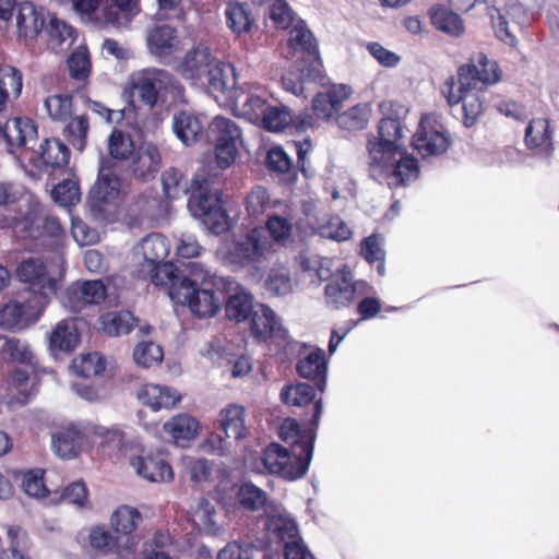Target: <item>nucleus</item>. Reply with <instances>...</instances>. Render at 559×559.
Listing matches in <instances>:
<instances>
[{"label":"nucleus","instance_id":"f257e3e1","mask_svg":"<svg viewBox=\"0 0 559 559\" xmlns=\"http://www.w3.org/2000/svg\"><path fill=\"white\" fill-rule=\"evenodd\" d=\"M402 136L400 120L386 117L380 120L378 136L367 143L370 177L390 188L407 186L418 177V160L396 143Z\"/></svg>","mask_w":559,"mask_h":559},{"label":"nucleus","instance_id":"f03ea898","mask_svg":"<svg viewBox=\"0 0 559 559\" xmlns=\"http://www.w3.org/2000/svg\"><path fill=\"white\" fill-rule=\"evenodd\" d=\"M501 80V70L495 60L484 53H478L469 63L460 67L457 71V92L450 91V105L462 103L464 124L472 127L484 111L483 93L488 85Z\"/></svg>","mask_w":559,"mask_h":559},{"label":"nucleus","instance_id":"7ed1b4c3","mask_svg":"<svg viewBox=\"0 0 559 559\" xmlns=\"http://www.w3.org/2000/svg\"><path fill=\"white\" fill-rule=\"evenodd\" d=\"M219 171L212 166V159L204 160L194 175L189 188L190 197L187 207L189 212L215 235L228 230V215L222 207V190L215 180Z\"/></svg>","mask_w":559,"mask_h":559},{"label":"nucleus","instance_id":"20e7f679","mask_svg":"<svg viewBox=\"0 0 559 559\" xmlns=\"http://www.w3.org/2000/svg\"><path fill=\"white\" fill-rule=\"evenodd\" d=\"M171 290V300L188 306L199 318L214 317L222 307V288L219 281L224 276L211 273L199 262L190 263V277L182 280Z\"/></svg>","mask_w":559,"mask_h":559},{"label":"nucleus","instance_id":"39448f33","mask_svg":"<svg viewBox=\"0 0 559 559\" xmlns=\"http://www.w3.org/2000/svg\"><path fill=\"white\" fill-rule=\"evenodd\" d=\"M289 45L299 61L282 76V84L286 91L298 96L304 93L306 82H316L322 78V62L316 38L304 22L290 31Z\"/></svg>","mask_w":559,"mask_h":559},{"label":"nucleus","instance_id":"423d86ee","mask_svg":"<svg viewBox=\"0 0 559 559\" xmlns=\"http://www.w3.org/2000/svg\"><path fill=\"white\" fill-rule=\"evenodd\" d=\"M274 254V246L264 227H254L226 246L224 260L235 270L248 269L260 275Z\"/></svg>","mask_w":559,"mask_h":559},{"label":"nucleus","instance_id":"0eeeda50","mask_svg":"<svg viewBox=\"0 0 559 559\" xmlns=\"http://www.w3.org/2000/svg\"><path fill=\"white\" fill-rule=\"evenodd\" d=\"M305 440L295 441L290 451L278 443H271L263 451L262 462L272 474H278L284 478L297 479L302 477L309 467L316 432L313 429L306 431Z\"/></svg>","mask_w":559,"mask_h":559},{"label":"nucleus","instance_id":"6e6552de","mask_svg":"<svg viewBox=\"0 0 559 559\" xmlns=\"http://www.w3.org/2000/svg\"><path fill=\"white\" fill-rule=\"evenodd\" d=\"M14 275L19 282L28 286L35 300V311L43 312L58 289V283L49 275L44 261L37 257L23 258L16 264Z\"/></svg>","mask_w":559,"mask_h":559},{"label":"nucleus","instance_id":"1a4fd4ad","mask_svg":"<svg viewBox=\"0 0 559 559\" xmlns=\"http://www.w3.org/2000/svg\"><path fill=\"white\" fill-rule=\"evenodd\" d=\"M119 192L120 179L106 168V162L102 160L97 179L92 186L86 200L88 210L95 219H107L112 212L114 202Z\"/></svg>","mask_w":559,"mask_h":559},{"label":"nucleus","instance_id":"9d476101","mask_svg":"<svg viewBox=\"0 0 559 559\" xmlns=\"http://www.w3.org/2000/svg\"><path fill=\"white\" fill-rule=\"evenodd\" d=\"M371 292L372 286L365 281H355L353 272L344 264L335 270L333 280L325 286L324 298L330 308L337 310L349 306L356 296H365Z\"/></svg>","mask_w":559,"mask_h":559},{"label":"nucleus","instance_id":"9b49d317","mask_svg":"<svg viewBox=\"0 0 559 559\" xmlns=\"http://www.w3.org/2000/svg\"><path fill=\"white\" fill-rule=\"evenodd\" d=\"M210 129L215 135L216 141L214 157L209 155L203 158V162H207L209 157H211L213 168H216L218 171L224 170L236 159L237 143L241 136L240 129L235 121L223 117H216L212 121Z\"/></svg>","mask_w":559,"mask_h":559},{"label":"nucleus","instance_id":"f8f14e48","mask_svg":"<svg viewBox=\"0 0 559 559\" xmlns=\"http://www.w3.org/2000/svg\"><path fill=\"white\" fill-rule=\"evenodd\" d=\"M139 98L150 109L154 108L163 93L181 92L182 87L173 75L163 69L150 68L139 72L133 80Z\"/></svg>","mask_w":559,"mask_h":559},{"label":"nucleus","instance_id":"ddd939ff","mask_svg":"<svg viewBox=\"0 0 559 559\" xmlns=\"http://www.w3.org/2000/svg\"><path fill=\"white\" fill-rule=\"evenodd\" d=\"M222 288V304L225 302V312L229 320L243 322L251 319L258 304H253L252 295L235 278L227 276L218 282Z\"/></svg>","mask_w":559,"mask_h":559},{"label":"nucleus","instance_id":"4468645a","mask_svg":"<svg viewBox=\"0 0 559 559\" xmlns=\"http://www.w3.org/2000/svg\"><path fill=\"white\" fill-rule=\"evenodd\" d=\"M451 145L450 136L435 114L421 117V158L440 156Z\"/></svg>","mask_w":559,"mask_h":559},{"label":"nucleus","instance_id":"2eb2a0df","mask_svg":"<svg viewBox=\"0 0 559 559\" xmlns=\"http://www.w3.org/2000/svg\"><path fill=\"white\" fill-rule=\"evenodd\" d=\"M191 262L182 263V269L171 262H162L148 269H136V276L141 280H151L156 286L168 287V295L171 298L173 287L181 284L182 280H189Z\"/></svg>","mask_w":559,"mask_h":559},{"label":"nucleus","instance_id":"dca6fc26","mask_svg":"<svg viewBox=\"0 0 559 559\" xmlns=\"http://www.w3.org/2000/svg\"><path fill=\"white\" fill-rule=\"evenodd\" d=\"M251 334L259 342L275 336L281 340L288 337V331L278 322L275 312L263 304H258L257 310L251 317Z\"/></svg>","mask_w":559,"mask_h":559},{"label":"nucleus","instance_id":"f3484780","mask_svg":"<svg viewBox=\"0 0 559 559\" xmlns=\"http://www.w3.org/2000/svg\"><path fill=\"white\" fill-rule=\"evenodd\" d=\"M146 44L152 55L168 57L179 45L177 31L169 24L155 23L146 29Z\"/></svg>","mask_w":559,"mask_h":559},{"label":"nucleus","instance_id":"a211bd4d","mask_svg":"<svg viewBox=\"0 0 559 559\" xmlns=\"http://www.w3.org/2000/svg\"><path fill=\"white\" fill-rule=\"evenodd\" d=\"M131 465L136 474L153 483L169 481L174 477L171 466L159 453H147L132 460Z\"/></svg>","mask_w":559,"mask_h":559},{"label":"nucleus","instance_id":"6ab92c4d","mask_svg":"<svg viewBox=\"0 0 559 559\" xmlns=\"http://www.w3.org/2000/svg\"><path fill=\"white\" fill-rule=\"evenodd\" d=\"M169 252L163 235L153 233L144 237L135 248L138 269H148L164 262Z\"/></svg>","mask_w":559,"mask_h":559},{"label":"nucleus","instance_id":"aec40b11","mask_svg":"<svg viewBox=\"0 0 559 559\" xmlns=\"http://www.w3.org/2000/svg\"><path fill=\"white\" fill-rule=\"evenodd\" d=\"M203 85H207L209 90L213 93L227 94L230 98L231 95L237 93V75L233 64L216 60L211 70L204 78Z\"/></svg>","mask_w":559,"mask_h":559},{"label":"nucleus","instance_id":"412c9836","mask_svg":"<svg viewBox=\"0 0 559 559\" xmlns=\"http://www.w3.org/2000/svg\"><path fill=\"white\" fill-rule=\"evenodd\" d=\"M46 20L44 8H36L28 1L21 3L16 13L19 35L24 38H35L43 32Z\"/></svg>","mask_w":559,"mask_h":559},{"label":"nucleus","instance_id":"4be33fe9","mask_svg":"<svg viewBox=\"0 0 559 559\" xmlns=\"http://www.w3.org/2000/svg\"><path fill=\"white\" fill-rule=\"evenodd\" d=\"M80 342V333L75 319L62 320L52 330L49 337V349L57 356L58 353H71Z\"/></svg>","mask_w":559,"mask_h":559},{"label":"nucleus","instance_id":"5701e85b","mask_svg":"<svg viewBox=\"0 0 559 559\" xmlns=\"http://www.w3.org/2000/svg\"><path fill=\"white\" fill-rule=\"evenodd\" d=\"M266 530L270 534L276 536L284 543L299 537V531L296 522L287 514L284 509L275 506L265 510Z\"/></svg>","mask_w":559,"mask_h":559},{"label":"nucleus","instance_id":"b1692460","mask_svg":"<svg viewBox=\"0 0 559 559\" xmlns=\"http://www.w3.org/2000/svg\"><path fill=\"white\" fill-rule=\"evenodd\" d=\"M296 369L301 378L313 381L316 386L324 392L326 386V361L322 349L311 352L305 358L299 359Z\"/></svg>","mask_w":559,"mask_h":559},{"label":"nucleus","instance_id":"393cba45","mask_svg":"<svg viewBox=\"0 0 559 559\" xmlns=\"http://www.w3.org/2000/svg\"><path fill=\"white\" fill-rule=\"evenodd\" d=\"M349 96L346 86L330 88L326 92L318 93L312 99V109L320 119H330L342 108V103Z\"/></svg>","mask_w":559,"mask_h":559},{"label":"nucleus","instance_id":"a878e982","mask_svg":"<svg viewBox=\"0 0 559 559\" xmlns=\"http://www.w3.org/2000/svg\"><path fill=\"white\" fill-rule=\"evenodd\" d=\"M216 60L207 47L199 46L187 53L182 63L183 74L200 83L204 82L207 70H211Z\"/></svg>","mask_w":559,"mask_h":559},{"label":"nucleus","instance_id":"bb28decb","mask_svg":"<svg viewBox=\"0 0 559 559\" xmlns=\"http://www.w3.org/2000/svg\"><path fill=\"white\" fill-rule=\"evenodd\" d=\"M162 157L157 146L151 142L141 145L134 165V176L141 180L154 178L160 168Z\"/></svg>","mask_w":559,"mask_h":559},{"label":"nucleus","instance_id":"cd10ccee","mask_svg":"<svg viewBox=\"0 0 559 559\" xmlns=\"http://www.w3.org/2000/svg\"><path fill=\"white\" fill-rule=\"evenodd\" d=\"M23 197L22 188L10 182H0V228L9 227L16 218V205Z\"/></svg>","mask_w":559,"mask_h":559},{"label":"nucleus","instance_id":"c85d7f7f","mask_svg":"<svg viewBox=\"0 0 559 559\" xmlns=\"http://www.w3.org/2000/svg\"><path fill=\"white\" fill-rule=\"evenodd\" d=\"M173 131L185 145L191 146L198 142L202 126L193 114L181 110L173 116Z\"/></svg>","mask_w":559,"mask_h":559},{"label":"nucleus","instance_id":"c756f323","mask_svg":"<svg viewBox=\"0 0 559 559\" xmlns=\"http://www.w3.org/2000/svg\"><path fill=\"white\" fill-rule=\"evenodd\" d=\"M190 521L195 528L210 535H216L219 532L214 516V506L204 498L197 499L191 506Z\"/></svg>","mask_w":559,"mask_h":559},{"label":"nucleus","instance_id":"7c9ffc66","mask_svg":"<svg viewBox=\"0 0 559 559\" xmlns=\"http://www.w3.org/2000/svg\"><path fill=\"white\" fill-rule=\"evenodd\" d=\"M82 441V433L74 427L61 429L51 435L53 452L62 459L76 456Z\"/></svg>","mask_w":559,"mask_h":559},{"label":"nucleus","instance_id":"2f4dec72","mask_svg":"<svg viewBox=\"0 0 559 559\" xmlns=\"http://www.w3.org/2000/svg\"><path fill=\"white\" fill-rule=\"evenodd\" d=\"M431 24L439 31L459 37L464 33V24L460 15L442 5H433L429 11Z\"/></svg>","mask_w":559,"mask_h":559},{"label":"nucleus","instance_id":"473e14b6","mask_svg":"<svg viewBox=\"0 0 559 559\" xmlns=\"http://www.w3.org/2000/svg\"><path fill=\"white\" fill-rule=\"evenodd\" d=\"M34 298L24 301H11L0 310V325L12 329L20 324L23 317H38L41 312L34 309Z\"/></svg>","mask_w":559,"mask_h":559},{"label":"nucleus","instance_id":"72a5a7b5","mask_svg":"<svg viewBox=\"0 0 559 559\" xmlns=\"http://www.w3.org/2000/svg\"><path fill=\"white\" fill-rule=\"evenodd\" d=\"M221 427L226 439L240 440L246 436L245 408L239 405H229L221 411Z\"/></svg>","mask_w":559,"mask_h":559},{"label":"nucleus","instance_id":"f704fd0d","mask_svg":"<svg viewBox=\"0 0 559 559\" xmlns=\"http://www.w3.org/2000/svg\"><path fill=\"white\" fill-rule=\"evenodd\" d=\"M198 430V421L189 415H178L164 424V431L175 441L183 447V442L194 438Z\"/></svg>","mask_w":559,"mask_h":559},{"label":"nucleus","instance_id":"c9c22d12","mask_svg":"<svg viewBox=\"0 0 559 559\" xmlns=\"http://www.w3.org/2000/svg\"><path fill=\"white\" fill-rule=\"evenodd\" d=\"M38 155L46 166L60 168L69 163L70 151L60 140L46 139L39 145Z\"/></svg>","mask_w":559,"mask_h":559},{"label":"nucleus","instance_id":"e433bc0d","mask_svg":"<svg viewBox=\"0 0 559 559\" xmlns=\"http://www.w3.org/2000/svg\"><path fill=\"white\" fill-rule=\"evenodd\" d=\"M111 4L105 10L108 23L115 26H127L140 12L139 0H110Z\"/></svg>","mask_w":559,"mask_h":559},{"label":"nucleus","instance_id":"4c0bfd02","mask_svg":"<svg viewBox=\"0 0 559 559\" xmlns=\"http://www.w3.org/2000/svg\"><path fill=\"white\" fill-rule=\"evenodd\" d=\"M68 294L83 305L99 304L106 298V287L99 280L85 281L71 286Z\"/></svg>","mask_w":559,"mask_h":559},{"label":"nucleus","instance_id":"58836bf2","mask_svg":"<svg viewBox=\"0 0 559 559\" xmlns=\"http://www.w3.org/2000/svg\"><path fill=\"white\" fill-rule=\"evenodd\" d=\"M237 499L241 508L249 511H259L261 509L265 511L274 507L272 502H267L266 492L252 483H243L239 487Z\"/></svg>","mask_w":559,"mask_h":559},{"label":"nucleus","instance_id":"ea45409f","mask_svg":"<svg viewBox=\"0 0 559 559\" xmlns=\"http://www.w3.org/2000/svg\"><path fill=\"white\" fill-rule=\"evenodd\" d=\"M48 23H45L43 32L47 36L48 45L51 49H62V45L66 41L72 43L73 28L68 25L64 21L59 20L55 15L47 14Z\"/></svg>","mask_w":559,"mask_h":559},{"label":"nucleus","instance_id":"a19ab883","mask_svg":"<svg viewBox=\"0 0 559 559\" xmlns=\"http://www.w3.org/2000/svg\"><path fill=\"white\" fill-rule=\"evenodd\" d=\"M322 413V400H318L314 403V413L311 419V426L305 429H300V425L295 419L287 418L284 420L280 428V437L284 441H288L292 439L290 445L295 441L305 440L302 437L306 431L313 429L317 433V427L319 425L320 416Z\"/></svg>","mask_w":559,"mask_h":559},{"label":"nucleus","instance_id":"79ce46f5","mask_svg":"<svg viewBox=\"0 0 559 559\" xmlns=\"http://www.w3.org/2000/svg\"><path fill=\"white\" fill-rule=\"evenodd\" d=\"M0 355L15 362L29 364L33 354L26 342L15 336H5L0 334Z\"/></svg>","mask_w":559,"mask_h":559},{"label":"nucleus","instance_id":"37998d69","mask_svg":"<svg viewBox=\"0 0 559 559\" xmlns=\"http://www.w3.org/2000/svg\"><path fill=\"white\" fill-rule=\"evenodd\" d=\"M225 14L227 26L235 34L240 35L250 32L253 19L247 3H230Z\"/></svg>","mask_w":559,"mask_h":559},{"label":"nucleus","instance_id":"c03bdc74","mask_svg":"<svg viewBox=\"0 0 559 559\" xmlns=\"http://www.w3.org/2000/svg\"><path fill=\"white\" fill-rule=\"evenodd\" d=\"M136 319L130 311L107 313L102 317L103 331L109 336H120L132 331Z\"/></svg>","mask_w":559,"mask_h":559},{"label":"nucleus","instance_id":"a18cd8bd","mask_svg":"<svg viewBox=\"0 0 559 559\" xmlns=\"http://www.w3.org/2000/svg\"><path fill=\"white\" fill-rule=\"evenodd\" d=\"M370 107L368 104H357L338 114L335 118L337 126L344 130H361L369 120Z\"/></svg>","mask_w":559,"mask_h":559},{"label":"nucleus","instance_id":"49530a36","mask_svg":"<svg viewBox=\"0 0 559 559\" xmlns=\"http://www.w3.org/2000/svg\"><path fill=\"white\" fill-rule=\"evenodd\" d=\"M44 107L51 120L66 123L71 118L73 96L69 94H56L47 97Z\"/></svg>","mask_w":559,"mask_h":559},{"label":"nucleus","instance_id":"de8ad7c7","mask_svg":"<svg viewBox=\"0 0 559 559\" xmlns=\"http://www.w3.org/2000/svg\"><path fill=\"white\" fill-rule=\"evenodd\" d=\"M314 231L323 238L345 241L350 238L352 230L346 223L338 216H329L318 222Z\"/></svg>","mask_w":559,"mask_h":559},{"label":"nucleus","instance_id":"09e8293b","mask_svg":"<svg viewBox=\"0 0 559 559\" xmlns=\"http://www.w3.org/2000/svg\"><path fill=\"white\" fill-rule=\"evenodd\" d=\"M88 129L90 123L87 117L85 115H80L66 122L63 135L74 148L83 151L86 145Z\"/></svg>","mask_w":559,"mask_h":559},{"label":"nucleus","instance_id":"8fccbe9b","mask_svg":"<svg viewBox=\"0 0 559 559\" xmlns=\"http://www.w3.org/2000/svg\"><path fill=\"white\" fill-rule=\"evenodd\" d=\"M71 369L83 378L98 376L105 370V360L98 353L81 355L72 360Z\"/></svg>","mask_w":559,"mask_h":559},{"label":"nucleus","instance_id":"3c124183","mask_svg":"<svg viewBox=\"0 0 559 559\" xmlns=\"http://www.w3.org/2000/svg\"><path fill=\"white\" fill-rule=\"evenodd\" d=\"M314 389L308 383L285 385L281 391V400L288 405L305 406L314 399Z\"/></svg>","mask_w":559,"mask_h":559},{"label":"nucleus","instance_id":"603ef678","mask_svg":"<svg viewBox=\"0 0 559 559\" xmlns=\"http://www.w3.org/2000/svg\"><path fill=\"white\" fill-rule=\"evenodd\" d=\"M139 520L141 514L136 509L122 506L114 512L110 522L117 533L129 535L135 530Z\"/></svg>","mask_w":559,"mask_h":559},{"label":"nucleus","instance_id":"864d4df0","mask_svg":"<svg viewBox=\"0 0 559 559\" xmlns=\"http://www.w3.org/2000/svg\"><path fill=\"white\" fill-rule=\"evenodd\" d=\"M230 99H233L235 105L242 110L243 115L250 117L263 118L269 108L266 102L260 96L250 95L243 92L235 93V95L230 96Z\"/></svg>","mask_w":559,"mask_h":559},{"label":"nucleus","instance_id":"5fc2aeb1","mask_svg":"<svg viewBox=\"0 0 559 559\" xmlns=\"http://www.w3.org/2000/svg\"><path fill=\"white\" fill-rule=\"evenodd\" d=\"M108 150L112 158L124 160L132 156L134 144L129 134L121 130H114L108 138Z\"/></svg>","mask_w":559,"mask_h":559},{"label":"nucleus","instance_id":"6e6d98bb","mask_svg":"<svg viewBox=\"0 0 559 559\" xmlns=\"http://www.w3.org/2000/svg\"><path fill=\"white\" fill-rule=\"evenodd\" d=\"M133 358L138 366L150 368L163 360V350L154 342H142L135 346Z\"/></svg>","mask_w":559,"mask_h":559},{"label":"nucleus","instance_id":"4d7b16f0","mask_svg":"<svg viewBox=\"0 0 559 559\" xmlns=\"http://www.w3.org/2000/svg\"><path fill=\"white\" fill-rule=\"evenodd\" d=\"M51 195L62 206L73 205L80 202L81 199L79 185L72 179H66L55 186Z\"/></svg>","mask_w":559,"mask_h":559},{"label":"nucleus","instance_id":"13d9d810","mask_svg":"<svg viewBox=\"0 0 559 559\" xmlns=\"http://www.w3.org/2000/svg\"><path fill=\"white\" fill-rule=\"evenodd\" d=\"M70 75L76 80L86 79L91 72L90 56L84 47L74 50L67 60Z\"/></svg>","mask_w":559,"mask_h":559},{"label":"nucleus","instance_id":"bf43d9fd","mask_svg":"<svg viewBox=\"0 0 559 559\" xmlns=\"http://www.w3.org/2000/svg\"><path fill=\"white\" fill-rule=\"evenodd\" d=\"M264 229L269 233V237L272 239L273 243L285 245L292 236L293 225L285 217L272 215L269 217Z\"/></svg>","mask_w":559,"mask_h":559},{"label":"nucleus","instance_id":"052dcab7","mask_svg":"<svg viewBox=\"0 0 559 559\" xmlns=\"http://www.w3.org/2000/svg\"><path fill=\"white\" fill-rule=\"evenodd\" d=\"M270 204L267 190L262 186H254L246 198V210L251 217L262 215Z\"/></svg>","mask_w":559,"mask_h":559},{"label":"nucleus","instance_id":"680f3d73","mask_svg":"<svg viewBox=\"0 0 559 559\" xmlns=\"http://www.w3.org/2000/svg\"><path fill=\"white\" fill-rule=\"evenodd\" d=\"M162 185L165 197L174 200L179 197L180 192H188L189 189L183 182V176L179 170L168 169L162 175Z\"/></svg>","mask_w":559,"mask_h":559},{"label":"nucleus","instance_id":"e2e57ef3","mask_svg":"<svg viewBox=\"0 0 559 559\" xmlns=\"http://www.w3.org/2000/svg\"><path fill=\"white\" fill-rule=\"evenodd\" d=\"M262 121L266 130L278 132L289 126L292 116L287 108L269 106L265 115L262 118Z\"/></svg>","mask_w":559,"mask_h":559},{"label":"nucleus","instance_id":"0e129e2a","mask_svg":"<svg viewBox=\"0 0 559 559\" xmlns=\"http://www.w3.org/2000/svg\"><path fill=\"white\" fill-rule=\"evenodd\" d=\"M22 73L14 67L5 66L0 69V90L9 96V88L16 98L22 91Z\"/></svg>","mask_w":559,"mask_h":559},{"label":"nucleus","instance_id":"69168bd1","mask_svg":"<svg viewBox=\"0 0 559 559\" xmlns=\"http://www.w3.org/2000/svg\"><path fill=\"white\" fill-rule=\"evenodd\" d=\"M549 138V124L545 119L532 120L525 131V142L530 147L542 145Z\"/></svg>","mask_w":559,"mask_h":559},{"label":"nucleus","instance_id":"338daca9","mask_svg":"<svg viewBox=\"0 0 559 559\" xmlns=\"http://www.w3.org/2000/svg\"><path fill=\"white\" fill-rule=\"evenodd\" d=\"M98 436L100 438L99 445L109 455H116L121 452L124 445V435L121 430L102 429V431L98 432Z\"/></svg>","mask_w":559,"mask_h":559},{"label":"nucleus","instance_id":"774afa93","mask_svg":"<svg viewBox=\"0 0 559 559\" xmlns=\"http://www.w3.org/2000/svg\"><path fill=\"white\" fill-rule=\"evenodd\" d=\"M254 547L238 542L228 543L217 555V559H252Z\"/></svg>","mask_w":559,"mask_h":559}]
</instances>
